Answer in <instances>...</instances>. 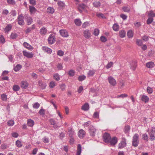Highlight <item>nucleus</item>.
Returning <instances> with one entry per match:
<instances>
[{
	"mask_svg": "<svg viewBox=\"0 0 155 155\" xmlns=\"http://www.w3.org/2000/svg\"><path fill=\"white\" fill-rule=\"evenodd\" d=\"M139 143V135L137 134H135L133 137L132 145L135 147H137Z\"/></svg>",
	"mask_w": 155,
	"mask_h": 155,
	"instance_id": "f257e3e1",
	"label": "nucleus"
},
{
	"mask_svg": "<svg viewBox=\"0 0 155 155\" xmlns=\"http://www.w3.org/2000/svg\"><path fill=\"white\" fill-rule=\"evenodd\" d=\"M24 17L23 14H21L18 15L17 20L18 24L21 26L25 24L24 20Z\"/></svg>",
	"mask_w": 155,
	"mask_h": 155,
	"instance_id": "f03ea898",
	"label": "nucleus"
},
{
	"mask_svg": "<svg viewBox=\"0 0 155 155\" xmlns=\"http://www.w3.org/2000/svg\"><path fill=\"white\" fill-rule=\"evenodd\" d=\"M104 141L106 143H109L110 140L111 139V137L108 133H105L103 136Z\"/></svg>",
	"mask_w": 155,
	"mask_h": 155,
	"instance_id": "7ed1b4c3",
	"label": "nucleus"
},
{
	"mask_svg": "<svg viewBox=\"0 0 155 155\" xmlns=\"http://www.w3.org/2000/svg\"><path fill=\"white\" fill-rule=\"evenodd\" d=\"M55 41L54 35V34L50 35L48 38V43L51 45L53 44Z\"/></svg>",
	"mask_w": 155,
	"mask_h": 155,
	"instance_id": "20e7f679",
	"label": "nucleus"
},
{
	"mask_svg": "<svg viewBox=\"0 0 155 155\" xmlns=\"http://www.w3.org/2000/svg\"><path fill=\"white\" fill-rule=\"evenodd\" d=\"M126 145V139L125 138L123 137L122 138V141L118 144V147L119 149H122L125 147Z\"/></svg>",
	"mask_w": 155,
	"mask_h": 155,
	"instance_id": "39448f33",
	"label": "nucleus"
},
{
	"mask_svg": "<svg viewBox=\"0 0 155 155\" xmlns=\"http://www.w3.org/2000/svg\"><path fill=\"white\" fill-rule=\"evenodd\" d=\"M108 80L110 84L113 86H115L116 84V80L112 76H110L108 78Z\"/></svg>",
	"mask_w": 155,
	"mask_h": 155,
	"instance_id": "423d86ee",
	"label": "nucleus"
},
{
	"mask_svg": "<svg viewBox=\"0 0 155 155\" xmlns=\"http://www.w3.org/2000/svg\"><path fill=\"white\" fill-rule=\"evenodd\" d=\"M23 55L28 58H32L34 55V54L31 53H29L25 51H23Z\"/></svg>",
	"mask_w": 155,
	"mask_h": 155,
	"instance_id": "0eeeda50",
	"label": "nucleus"
},
{
	"mask_svg": "<svg viewBox=\"0 0 155 155\" xmlns=\"http://www.w3.org/2000/svg\"><path fill=\"white\" fill-rule=\"evenodd\" d=\"M85 132L82 129L80 130L78 132V135L80 138H83L85 135Z\"/></svg>",
	"mask_w": 155,
	"mask_h": 155,
	"instance_id": "6e6552de",
	"label": "nucleus"
},
{
	"mask_svg": "<svg viewBox=\"0 0 155 155\" xmlns=\"http://www.w3.org/2000/svg\"><path fill=\"white\" fill-rule=\"evenodd\" d=\"M150 139L151 141H153L155 139V131L152 130L149 133Z\"/></svg>",
	"mask_w": 155,
	"mask_h": 155,
	"instance_id": "1a4fd4ad",
	"label": "nucleus"
},
{
	"mask_svg": "<svg viewBox=\"0 0 155 155\" xmlns=\"http://www.w3.org/2000/svg\"><path fill=\"white\" fill-rule=\"evenodd\" d=\"M42 49L45 52H46L48 54H50L52 52V50L46 46H43L42 47Z\"/></svg>",
	"mask_w": 155,
	"mask_h": 155,
	"instance_id": "9d476101",
	"label": "nucleus"
},
{
	"mask_svg": "<svg viewBox=\"0 0 155 155\" xmlns=\"http://www.w3.org/2000/svg\"><path fill=\"white\" fill-rule=\"evenodd\" d=\"M117 142V138L115 137H113L112 139L111 138V139L110 140L109 143H110L111 145H114L116 144Z\"/></svg>",
	"mask_w": 155,
	"mask_h": 155,
	"instance_id": "9b49d317",
	"label": "nucleus"
},
{
	"mask_svg": "<svg viewBox=\"0 0 155 155\" xmlns=\"http://www.w3.org/2000/svg\"><path fill=\"white\" fill-rule=\"evenodd\" d=\"M84 36L87 39H89L91 36V34L89 30H85L84 32Z\"/></svg>",
	"mask_w": 155,
	"mask_h": 155,
	"instance_id": "f8f14e48",
	"label": "nucleus"
},
{
	"mask_svg": "<svg viewBox=\"0 0 155 155\" xmlns=\"http://www.w3.org/2000/svg\"><path fill=\"white\" fill-rule=\"evenodd\" d=\"M96 130V129L93 127H90L89 129V132L90 135L92 137H94L95 135Z\"/></svg>",
	"mask_w": 155,
	"mask_h": 155,
	"instance_id": "ddd939ff",
	"label": "nucleus"
},
{
	"mask_svg": "<svg viewBox=\"0 0 155 155\" xmlns=\"http://www.w3.org/2000/svg\"><path fill=\"white\" fill-rule=\"evenodd\" d=\"M60 35L63 37H67L68 36V32L64 30H61L60 31Z\"/></svg>",
	"mask_w": 155,
	"mask_h": 155,
	"instance_id": "4468645a",
	"label": "nucleus"
},
{
	"mask_svg": "<svg viewBox=\"0 0 155 155\" xmlns=\"http://www.w3.org/2000/svg\"><path fill=\"white\" fill-rule=\"evenodd\" d=\"M23 46L25 47L30 51H31L33 49L32 47L27 42H24L23 43Z\"/></svg>",
	"mask_w": 155,
	"mask_h": 155,
	"instance_id": "2eb2a0df",
	"label": "nucleus"
},
{
	"mask_svg": "<svg viewBox=\"0 0 155 155\" xmlns=\"http://www.w3.org/2000/svg\"><path fill=\"white\" fill-rule=\"evenodd\" d=\"M47 31V30L45 27H43L40 30V33L41 35L45 34Z\"/></svg>",
	"mask_w": 155,
	"mask_h": 155,
	"instance_id": "dca6fc26",
	"label": "nucleus"
},
{
	"mask_svg": "<svg viewBox=\"0 0 155 155\" xmlns=\"http://www.w3.org/2000/svg\"><path fill=\"white\" fill-rule=\"evenodd\" d=\"M28 86V84L26 81H22L21 83V87L23 88H27Z\"/></svg>",
	"mask_w": 155,
	"mask_h": 155,
	"instance_id": "f3484780",
	"label": "nucleus"
},
{
	"mask_svg": "<svg viewBox=\"0 0 155 155\" xmlns=\"http://www.w3.org/2000/svg\"><path fill=\"white\" fill-rule=\"evenodd\" d=\"M141 99L142 101L145 103L148 102L149 100V98L148 97L145 95H143L142 96Z\"/></svg>",
	"mask_w": 155,
	"mask_h": 155,
	"instance_id": "a211bd4d",
	"label": "nucleus"
},
{
	"mask_svg": "<svg viewBox=\"0 0 155 155\" xmlns=\"http://www.w3.org/2000/svg\"><path fill=\"white\" fill-rule=\"evenodd\" d=\"M81 151V147L80 144L78 145L76 155H80Z\"/></svg>",
	"mask_w": 155,
	"mask_h": 155,
	"instance_id": "6ab92c4d",
	"label": "nucleus"
},
{
	"mask_svg": "<svg viewBox=\"0 0 155 155\" xmlns=\"http://www.w3.org/2000/svg\"><path fill=\"white\" fill-rule=\"evenodd\" d=\"M154 66V63L152 61L150 62L146 63V66L149 68H152Z\"/></svg>",
	"mask_w": 155,
	"mask_h": 155,
	"instance_id": "aec40b11",
	"label": "nucleus"
},
{
	"mask_svg": "<svg viewBox=\"0 0 155 155\" xmlns=\"http://www.w3.org/2000/svg\"><path fill=\"white\" fill-rule=\"evenodd\" d=\"M85 5L84 4L82 3L79 5L78 7V9L79 11L81 12H82V10L84 9L85 8Z\"/></svg>",
	"mask_w": 155,
	"mask_h": 155,
	"instance_id": "412c9836",
	"label": "nucleus"
},
{
	"mask_svg": "<svg viewBox=\"0 0 155 155\" xmlns=\"http://www.w3.org/2000/svg\"><path fill=\"white\" fill-rule=\"evenodd\" d=\"M29 10L31 14H32L36 12V9L34 7L30 6L29 7Z\"/></svg>",
	"mask_w": 155,
	"mask_h": 155,
	"instance_id": "4be33fe9",
	"label": "nucleus"
},
{
	"mask_svg": "<svg viewBox=\"0 0 155 155\" xmlns=\"http://www.w3.org/2000/svg\"><path fill=\"white\" fill-rule=\"evenodd\" d=\"M89 109V105L87 103L85 104L82 106L81 109L85 111Z\"/></svg>",
	"mask_w": 155,
	"mask_h": 155,
	"instance_id": "5701e85b",
	"label": "nucleus"
},
{
	"mask_svg": "<svg viewBox=\"0 0 155 155\" xmlns=\"http://www.w3.org/2000/svg\"><path fill=\"white\" fill-rule=\"evenodd\" d=\"M119 36L121 38H124L126 35V32L124 30H121L119 31Z\"/></svg>",
	"mask_w": 155,
	"mask_h": 155,
	"instance_id": "b1692460",
	"label": "nucleus"
},
{
	"mask_svg": "<svg viewBox=\"0 0 155 155\" xmlns=\"http://www.w3.org/2000/svg\"><path fill=\"white\" fill-rule=\"evenodd\" d=\"M130 129V127L128 125H127L124 127V130L125 134L129 133Z\"/></svg>",
	"mask_w": 155,
	"mask_h": 155,
	"instance_id": "393cba45",
	"label": "nucleus"
},
{
	"mask_svg": "<svg viewBox=\"0 0 155 155\" xmlns=\"http://www.w3.org/2000/svg\"><path fill=\"white\" fill-rule=\"evenodd\" d=\"M27 124L28 126L32 127L34 124V122L33 120L28 119V120Z\"/></svg>",
	"mask_w": 155,
	"mask_h": 155,
	"instance_id": "a878e982",
	"label": "nucleus"
},
{
	"mask_svg": "<svg viewBox=\"0 0 155 155\" xmlns=\"http://www.w3.org/2000/svg\"><path fill=\"white\" fill-rule=\"evenodd\" d=\"M12 28V26L10 24L8 25L5 27V32H8L10 31Z\"/></svg>",
	"mask_w": 155,
	"mask_h": 155,
	"instance_id": "bb28decb",
	"label": "nucleus"
},
{
	"mask_svg": "<svg viewBox=\"0 0 155 155\" xmlns=\"http://www.w3.org/2000/svg\"><path fill=\"white\" fill-rule=\"evenodd\" d=\"M38 84L42 89H43L45 88L46 86V84L45 83H43L42 81H39Z\"/></svg>",
	"mask_w": 155,
	"mask_h": 155,
	"instance_id": "cd10ccee",
	"label": "nucleus"
},
{
	"mask_svg": "<svg viewBox=\"0 0 155 155\" xmlns=\"http://www.w3.org/2000/svg\"><path fill=\"white\" fill-rule=\"evenodd\" d=\"M33 22V19L31 17H27V24L28 25H29L31 24Z\"/></svg>",
	"mask_w": 155,
	"mask_h": 155,
	"instance_id": "c85d7f7f",
	"label": "nucleus"
},
{
	"mask_svg": "<svg viewBox=\"0 0 155 155\" xmlns=\"http://www.w3.org/2000/svg\"><path fill=\"white\" fill-rule=\"evenodd\" d=\"M21 68V65L20 64H18L14 68V70L15 71H18Z\"/></svg>",
	"mask_w": 155,
	"mask_h": 155,
	"instance_id": "c756f323",
	"label": "nucleus"
},
{
	"mask_svg": "<svg viewBox=\"0 0 155 155\" xmlns=\"http://www.w3.org/2000/svg\"><path fill=\"white\" fill-rule=\"evenodd\" d=\"M148 16L149 17L153 18L155 16V13L152 10L149 12L148 13Z\"/></svg>",
	"mask_w": 155,
	"mask_h": 155,
	"instance_id": "7c9ffc66",
	"label": "nucleus"
},
{
	"mask_svg": "<svg viewBox=\"0 0 155 155\" xmlns=\"http://www.w3.org/2000/svg\"><path fill=\"white\" fill-rule=\"evenodd\" d=\"M112 28L114 31H117L119 30V26L117 24L115 23L113 25Z\"/></svg>",
	"mask_w": 155,
	"mask_h": 155,
	"instance_id": "2f4dec72",
	"label": "nucleus"
},
{
	"mask_svg": "<svg viewBox=\"0 0 155 155\" xmlns=\"http://www.w3.org/2000/svg\"><path fill=\"white\" fill-rule=\"evenodd\" d=\"M47 12L52 14L54 12V9L52 7H49L47 9Z\"/></svg>",
	"mask_w": 155,
	"mask_h": 155,
	"instance_id": "473e14b6",
	"label": "nucleus"
},
{
	"mask_svg": "<svg viewBox=\"0 0 155 155\" xmlns=\"http://www.w3.org/2000/svg\"><path fill=\"white\" fill-rule=\"evenodd\" d=\"M74 22L75 24L77 26H80L81 25V21L79 19H75L74 21Z\"/></svg>",
	"mask_w": 155,
	"mask_h": 155,
	"instance_id": "72a5a7b5",
	"label": "nucleus"
},
{
	"mask_svg": "<svg viewBox=\"0 0 155 155\" xmlns=\"http://www.w3.org/2000/svg\"><path fill=\"white\" fill-rule=\"evenodd\" d=\"M127 35L129 38H131L133 37V34L132 30H130L128 31Z\"/></svg>",
	"mask_w": 155,
	"mask_h": 155,
	"instance_id": "f704fd0d",
	"label": "nucleus"
},
{
	"mask_svg": "<svg viewBox=\"0 0 155 155\" xmlns=\"http://www.w3.org/2000/svg\"><path fill=\"white\" fill-rule=\"evenodd\" d=\"M15 143L16 146L18 147H20L22 145L21 142L18 140H17Z\"/></svg>",
	"mask_w": 155,
	"mask_h": 155,
	"instance_id": "c9c22d12",
	"label": "nucleus"
},
{
	"mask_svg": "<svg viewBox=\"0 0 155 155\" xmlns=\"http://www.w3.org/2000/svg\"><path fill=\"white\" fill-rule=\"evenodd\" d=\"M17 37V34L15 33H12L10 35V38L13 39H16Z\"/></svg>",
	"mask_w": 155,
	"mask_h": 155,
	"instance_id": "e433bc0d",
	"label": "nucleus"
},
{
	"mask_svg": "<svg viewBox=\"0 0 155 155\" xmlns=\"http://www.w3.org/2000/svg\"><path fill=\"white\" fill-rule=\"evenodd\" d=\"M2 99L4 101H6L7 100V97L6 95L5 94H3L1 95Z\"/></svg>",
	"mask_w": 155,
	"mask_h": 155,
	"instance_id": "4c0bfd02",
	"label": "nucleus"
},
{
	"mask_svg": "<svg viewBox=\"0 0 155 155\" xmlns=\"http://www.w3.org/2000/svg\"><path fill=\"white\" fill-rule=\"evenodd\" d=\"M153 20V18L152 17H149L147 21V23L148 25H149L152 23Z\"/></svg>",
	"mask_w": 155,
	"mask_h": 155,
	"instance_id": "58836bf2",
	"label": "nucleus"
},
{
	"mask_svg": "<svg viewBox=\"0 0 155 155\" xmlns=\"http://www.w3.org/2000/svg\"><path fill=\"white\" fill-rule=\"evenodd\" d=\"M94 7L96 8L99 7L101 5V3L99 2H95L93 3Z\"/></svg>",
	"mask_w": 155,
	"mask_h": 155,
	"instance_id": "ea45409f",
	"label": "nucleus"
},
{
	"mask_svg": "<svg viewBox=\"0 0 155 155\" xmlns=\"http://www.w3.org/2000/svg\"><path fill=\"white\" fill-rule=\"evenodd\" d=\"M54 78L56 81H58L60 79L59 75L58 74H55L54 75Z\"/></svg>",
	"mask_w": 155,
	"mask_h": 155,
	"instance_id": "a19ab883",
	"label": "nucleus"
},
{
	"mask_svg": "<svg viewBox=\"0 0 155 155\" xmlns=\"http://www.w3.org/2000/svg\"><path fill=\"white\" fill-rule=\"evenodd\" d=\"M123 10L125 12H128L130 11V9L128 7L125 6L124 7L122 8Z\"/></svg>",
	"mask_w": 155,
	"mask_h": 155,
	"instance_id": "79ce46f5",
	"label": "nucleus"
},
{
	"mask_svg": "<svg viewBox=\"0 0 155 155\" xmlns=\"http://www.w3.org/2000/svg\"><path fill=\"white\" fill-rule=\"evenodd\" d=\"M143 138L144 140L146 141H148V137L147 135L146 134H143Z\"/></svg>",
	"mask_w": 155,
	"mask_h": 155,
	"instance_id": "37998d69",
	"label": "nucleus"
},
{
	"mask_svg": "<svg viewBox=\"0 0 155 155\" xmlns=\"http://www.w3.org/2000/svg\"><path fill=\"white\" fill-rule=\"evenodd\" d=\"M13 89L15 91H18L20 89L18 85H14L13 86Z\"/></svg>",
	"mask_w": 155,
	"mask_h": 155,
	"instance_id": "c03bdc74",
	"label": "nucleus"
},
{
	"mask_svg": "<svg viewBox=\"0 0 155 155\" xmlns=\"http://www.w3.org/2000/svg\"><path fill=\"white\" fill-rule=\"evenodd\" d=\"M99 33V31L97 28H95L94 30L93 34L95 36H97Z\"/></svg>",
	"mask_w": 155,
	"mask_h": 155,
	"instance_id": "a18cd8bd",
	"label": "nucleus"
},
{
	"mask_svg": "<svg viewBox=\"0 0 155 155\" xmlns=\"http://www.w3.org/2000/svg\"><path fill=\"white\" fill-rule=\"evenodd\" d=\"M136 43L139 46H141L143 44V42L142 40L139 39H137L136 40Z\"/></svg>",
	"mask_w": 155,
	"mask_h": 155,
	"instance_id": "49530a36",
	"label": "nucleus"
},
{
	"mask_svg": "<svg viewBox=\"0 0 155 155\" xmlns=\"http://www.w3.org/2000/svg\"><path fill=\"white\" fill-rule=\"evenodd\" d=\"M74 134V132L72 130H71L68 131L69 136L70 137H72Z\"/></svg>",
	"mask_w": 155,
	"mask_h": 155,
	"instance_id": "de8ad7c7",
	"label": "nucleus"
},
{
	"mask_svg": "<svg viewBox=\"0 0 155 155\" xmlns=\"http://www.w3.org/2000/svg\"><path fill=\"white\" fill-rule=\"evenodd\" d=\"M86 78V77L83 75L79 76L78 78V80L80 81H82L84 80Z\"/></svg>",
	"mask_w": 155,
	"mask_h": 155,
	"instance_id": "09e8293b",
	"label": "nucleus"
},
{
	"mask_svg": "<svg viewBox=\"0 0 155 155\" xmlns=\"http://www.w3.org/2000/svg\"><path fill=\"white\" fill-rule=\"evenodd\" d=\"M40 104L38 102L35 103L33 105V107L34 108L37 109L40 107Z\"/></svg>",
	"mask_w": 155,
	"mask_h": 155,
	"instance_id": "8fccbe9b",
	"label": "nucleus"
},
{
	"mask_svg": "<svg viewBox=\"0 0 155 155\" xmlns=\"http://www.w3.org/2000/svg\"><path fill=\"white\" fill-rule=\"evenodd\" d=\"M147 91L149 94L152 93L153 91V89L150 87H148L147 88Z\"/></svg>",
	"mask_w": 155,
	"mask_h": 155,
	"instance_id": "3c124183",
	"label": "nucleus"
},
{
	"mask_svg": "<svg viewBox=\"0 0 155 155\" xmlns=\"http://www.w3.org/2000/svg\"><path fill=\"white\" fill-rule=\"evenodd\" d=\"M113 63L112 62H110L107 64L106 68L107 69H109L113 66Z\"/></svg>",
	"mask_w": 155,
	"mask_h": 155,
	"instance_id": "603ef678",
	"label": "nucleus"
},
{
	"mask_svg": "<svg viewBox=\"0 0 155 155\" xmlns=\"http://www.w3.org/2000/svg\"><path fill=\"white\" fill-rule=\"evenodd\" d=\"M100 40L101 41L103 42H105L107 41L106 38L104 36H101L100 38Z\"/></svg>",
	"mask_w": 155,
	"mask_h": 155,
	"instance_id": "864d4df0",
	"label": "nucleus"
},
{
	"mask_svg": "<svg viewBox=\"0 0 155 155\" xmlns=\"http://www.w3.org/2000/svg\"><path fill=\"white\" fill-rule=\"evenodd\" d=\"M58 5L61 8L64 7V4L62 2L59 1L58 3Z\"/></svg>",
	"mask_w": 155,
	"mask_h": 155,
	"instance_id": "5fc2aeb1",
	"label": "nucleus"
},
{
	"mask_svg": "<svg viewBox=\"0 0 155 155\" xmlns=\"http://www.w3.org/2000/svg\"><path fill=\"white\" fill-rule=\"evenodd\" d=\"M14 121L13 120H9L8 122V125L9 126H12L14 124Z\"/></svg>",
	"mask_w": 155,
	"mask_h": 155,
	"instance_id": "6e6d98bb",
	"label": "nucleus"
},
{
	"mask_svg": "<svg viewBox=\"0 0 155 155\" xmlns=\"http://www.w3.org/2000/svg\"><path fill=\"white\" fill-rule=\"evenodd\" d=\"M64 52L61 50H58V51L57 54L60 56H62L64 55Z\"/></svg>",
	"mask_w": 155,
	"mask_h": 155,
	"instance_id": "4d7b16f0",
	"label": "nucleus"
},
{
	"mask_svg": "<svg viewBox=\"0 0 155 155\" xmlns=\"http://www.w3.org/2000/svg\"><path fill=\"white\" fill-rule=\"evenodd\" d=\"M7 2L10 4L15 5V2L14 0H7Z\"/></svg>",
	"mask_w": 155,
	"mask_h": 155,
	"instance_id": "13d9d810",
	"label": "nucleus"
},
{
	"mask_svg": "<svg viewBox=\"0 0 155 155\" xmlns=\"http://www.w3.org/2000/svg\"><path fill=\"white\" fill-rule=\"evenodd\" d=\"M75 72L73 70H71L69 71L68 74L69 75L71 76H73L74 75Z\"/></svg>",
	"mask_w": 155,
	"mask_h": 155,
	"instance_id": "bf43d9fd",
	"label": "nucleus"
},
{
	"mask_svg": "<svg viewBox=\"0 0 155 155\" xmlns=\"http://www.w3.org/2000/svg\"><path fill=\"white\" fill-rule=\"evenodd\" d=\"M43 142L45 143H48L49 142L48 138L46 137H45L43 139Z\"/></svg>",
	"mask_w": 155,
	"mask_h": 155,
	"instance_id": "052dcab7",
	"label": "nucleus"
},
{
	"mask_svg": "<svg viewBox=\"0 0 155 155\" xmlns=\"http://www.w3.org/2000/svg\"><path fill=\"white\" fill-rule=\"evenodd\" d=\"M49 121L51 125H54L55 124V120L53 119H50Z\"/></svg>",
	"mask_w": 155,
	"mask_h": 155,
	"instance_id": "680f3d73",
	"label": "nucleus"
},
{
	"mask_svg": "<svg viewBox=\"0 0 155 155\" xmlns=\"http://www.w3.org/2000/svg\"><path fill=\"white\" fill-rule=\"evenodd\" d=\"M55 85V83L54 82L51 81L50 83L49 86L51 88H53Z\"/></svg>",
	"mask_w": 155,
	"mask_h": 155,
	"instance_id": "e2e57ef3",
	"label": "nucleus"
},
{
	"mask_svg": "<svg viewBox=\"0 0 155 155\" xmlns=\"http://www.w3.org/2000/svg\"><path fill=\"white\" fill-rule=\"evenodd\" d=\"M120 17L122 18L123 20H125L127 19V16L124 14H121L120 15Z\"/></svg>",
	"mask_w": 155,
	"mask_h": 155,
	"instance_id": "0e129e2a",
	"label": "nucleus"
},
{
	"mask_svg": "<svg viewBox=\"0 0 155 155\" xmlns=\"http://www.w3.org/2000/svg\"><path fill=\"white\" fill-rule=\"evenodd\" d=\"M10 13L13 16H15L16 15V12L15 10H12Z\"/></svg>",
	"mask_w": 155,
	"mask_h": 155,
	"instance_id": "69168bd1",
	"label": "nucleus"
},
{
	"mask_svg": "<svg viewBox=\"0 0 155 155\" xmlns=\"http://www.w3.org/2000/svg\"><path fill=\"white\" fill-rule=\"evenodd\" d=\"M29 3L33 5H35L36 4V2L35 0H29Z\"/></svg>",
	"mask_w": 155,
	"mask_h": 155,
	"instance_id": "338daca9",
	"label": "nucleus"
},
{
	"mask_svg": "<svg viewBox=\"0 0 155 155\" xmlns=\"http://www.w3.org/2000/svg\"><path fill=\"white\" fill-rule=\"evenodd\" d=\"M94 73L95 72L94 71L90 70L88 73V74L89 76H92L94 74Z\"/></svg>",
	"mask_w": 155,
	"mask_h": 155,
	"instance_id": "774afa93",
	"label": "nucleus"
}]
</instances>
